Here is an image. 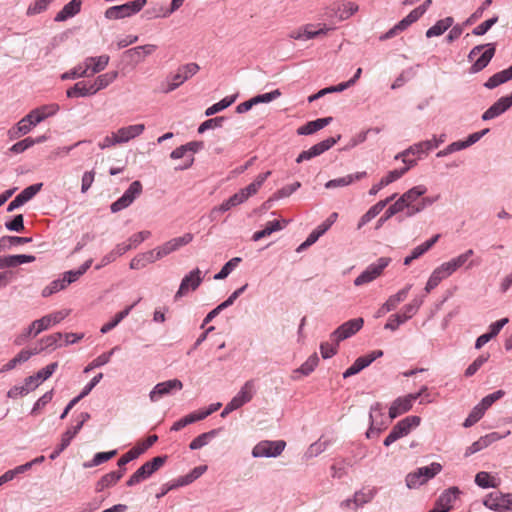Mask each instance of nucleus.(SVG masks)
<instances>
[{
	"label": "nucleus",
	"mask_w": 512,
	"mask_h": 512,
	"mask_svg": "<svg viewBox=\"0 0 512 512\" xmlns=\"http://www.w3.org/2000/svg\"><path fill=\"white\" fill-rule=\"evenodd\" d=\"M124 475V470L112 471L105 474L96 484V491L100 492L104 489L115 485Z\"/></svg>",
	"instance_id": "2f4dec72"
},
{
	"label": "nucleus",
	"mask_w": 512,
	"mask_h": 512,
	"mask_svg": "<svg viewBox=\"0 0 512 512\" xmlns=\"http://www.w3.org/2000/svg\"><path fill=\"white\" fill-rule=\"evenodd\" d=\"M203 146L202 142H189L186 145H182L176 149H174L171 153V158L173 159H180L183 157L188 156L187 152L194 153L201 149Z\"/></svg>",
	"instance_id": "58836bf2"
},
{
	"label": "nucleus",
	"mask_w": 512,
	"mask_h": 512,
	"mask_svg": "<svg viewBox=\"0 0 512 512\" xmlns=\"http://www.w3.org/2000/svg\"><path fill=\"white\" fill-rule=\"evenodd\" d=\"M63 338L62 333H54L51 335H48L40 340V348H37L38 353L42 351L43 349L50 348V347H56L58 346V342Z\"/></svg>",
	"instance_id": "de8ad7c7"
},
{
	"label": "nucleus",
	"mask_w": 512,
	"mask_h": 512,
	"mask_svg": "<svg viewBox=\"0 0 512 512\" xmlns=\"http://www.w3.org/2000/svg\"><path fill=\"white\" fill-rule=\"evenodd\" d=\"M426 192V188L423 186H416L404 193L397 201L401 203L403 208H409L411 211L409 215L421 211L424 208V203L415 207L413 202L416 201L420 196Z\"/></svg>",
	"instance_id": "ddd939ff"
},
{
	"label": "nucleus",
	"mask_w": 512,
	"mask_h": 512,
	"mask_svg": "<svg viewBox=\"0 0 512 512\" xmlns=\"http://www.w3.org/2000/svg\"><path fill=\"white\" fill-rule=\"evenodd\" d=\"M383 355L382 350H374L371 353L361 356L343 373L344 378L359 373L361 370L369 366L374 360Z\"/></svg>",
	"instance_id": "a211bd4d"
},
{
	"label": "nucleus",
	"mask_w": 512,
	"mask_h": 512,
	"mask_svg": "<svg viewBox=\"0 0 512 512\" xmlns=\"http://www.w3.org/2000/svg\"><path fill=\"white\" fill-rule=\"evenodd\" d=\"M390 261V258L387 257L379 258L376 263L369 265L366 270H364L354 280V284L356 286H361L372 282L382 274L383 270L389 265Z\"/></svg>",
	"instance_id": "1a4fd4ad"
},
{
	"label": "nucleus",
	"mask_w": 512,
	"mask_h": 512,
	"mask_svg": "<svg viewBox=\"0 0 512 512\" xmlns=\"http://www.w3.org/2000/svg\"><path fill=\"white\" fill-rule=\"evenodd\" d=\"M202 282L201 271L199 268L192 270L186 275L180 284L178 291L175 294V299L182 297L188 293V291L196 290Z\"/></svg>",
	"instance_id": "f3484780"
},
{
	"label": "nucleus",
	"mask_w": 512,
	"mask_h": 512,
	"mask_svg": "<svg viewBox=\"0 0 512 512\" xmlns=\"http://www.w3.org/2000/svg\"><path fill=\"white\" fill-rule=\"evenodd\" d=\"M421 422L418 416H408L399 421L391 430L389 435L384 440L385 446H390L398 439L408 435L413 428L419 426Z\"/></svg>",
	"instance_id": "423d86ee"
},
{
	"label": "nucleus",
	"mask_w": 512,
	"mask_h": 512,
	"mask_svg": "<svg viewBox=\"0 0 512 512\" xmlns=\"http://www.w3.org/2000/svg\"><path fill=\"white\" fill-rule=\"evenodd\" d=\"M90 74L88 73V69H85L83 65H78L74 69L69 72L64 73L61 78L63 80L67 79H75L80 77H88Z\"/></svg>",
	"instance_id": "69168bd1"
},
{
	"label": "nucleus",
	"mask_w": 512,
	"mask_h": 512,
	"mask_svg": "<svg viewBox=\"0 0 512 512\" xmlns=\"http://www.w3.org/2000/svg\"><path fill=\"white\" fill-rule=\"evenodd\" d=\"M460 491L457 487H451L445 490L436 501V505L445 511L449 512L453 509L454 502L456 501Z\"/></svg>",
	"instance_id": "bb28decb"
},
{
	"label": "nucleus",
	"mask_w": 512,
	"mask_h": 512,
	"mask_svg": "<svg viewBox=\"0 0 512 512\" xmlns=\"http://www.w3.org/2000/svg\"><path fill=\"white\" fill-rule=\"evenodd\" d=\"M419 469L422 472L423 477H425V481L427 482L442 470V466L440 463L433 462L431 465L420 467Z\"/></svg>",
	"instance_id": "0e129e2a"
},
{
	"label": "nucleus",
	"mask_w": 512,
	"mask_h": 512,
	"mask_svg": "<svg viewBox=\"0 0 512 512\" xmlns=\"http://www.w3.org/2000/svg\"><path fill=\"white\" fill-rule=\"evenodd\" d=\"M488 131H489V129H484L482 131L475 132V133L471 134L464 141H457V142L450 144L445 150L438 152L437 157H444V156L448 155L450 152L458 151V150L469 147L470 145H472V144L476 143L478 140H480Z\"/></svg>",
	"instance_id": "aec40b11"
},
{
	"label": "nucleus",
	"mask_w": 512,
	"mask_h": 512,
	"mask_svg": "<svg viewBox=\"0 0 512 512\" xmlns=\"http://www.w3.org/2000/svg\"><path fill=\"white\" fill-rule=\"evenodd\" d=\"M403 210L404 208L401 206V203L396 201L385 211L384 215L379 218L376 224V229H379L384 224L385 221H387L389 218Z\"/></svg>",
	"instance_id": "603ef678"
},
{
	"label": "nucleus",
	"mask_w": 512,
	"mask_h": 512,
	"mask_svg": "<svg viewBox=\"0 0 512 512\" xmlns=\"http://www.w3.org/2000/svg\"><path fill=\"white\" fill-rule=\"evenodd\" d=\"M365 176H366L365 172L356 173L355 175L350 174V175H347L344 177H340V178L328 181L325 184V187L327 189H331V188L347 186V185L353 183L355 180H359Z\"/></svg>",
	"instance_id": "f704fd0d"
},
{
	"label": "nucleus",
	"mask_w": 512,
	"mask_h": 512,
	"mask_svg": "<svg viewBox=\"0 0 512 512\" xmlns=\"http://www.w3.org/2000/svg\"><path fill=\"white\" fill-rule=\"evenodd\" d=\"M270 175V171H267L265 173L259 174L256 179L249 184L247 187L243 188L242 191L244 192L247 199L253 195H255L264 181L267 179V177Z\"/></svg>",
	"instance_id": "ea45409f"
},
{
	"label": "nucleus",
	"mask_w": 512,
	"mask_h": 512,
	"mask_svg": "<svg viewBox=\"0 0 512 512\" xmlns=\"http://www.w3.org/2000/svg\"><path fill=\"white\" fill-rule=\"evenodd\" d=\"M503 502L504 500L502 497L493 493L489 494L483 501L484 505L492 510H500L506 507Z\"/></svg>",
	"instance_id": "5fc2aeb1"
},
{
	"label": "nucleus",
	"mask_w": 512,
	"mask_h": 512,
	"mask_svg": "<svg viewBox=\"0 0 512 512\" xmlns=\"http://www.w3.org/2000/svg\"><path fill=\"white\" fill-rule=\"evenodd\" d=\"M33 255H9L0 256V269L15 267L24 263H31L35 261Z\"/></svg>",
	"instance_id": "c85d7f7f"
},
{
	"label": "nucleus",
	"mask_w": 512,
	"mask_h": 512,
	"mask_svg": "<svg viewBox=\"0 0 512 512\" xmlns=\"http://www.w3.org/2000/svg\"><path fill=\"white\" fill-rule=\"evenodd\" d=\"M419 15L417 12L414 11V9L405 17L403 18L398 24H396V29H398L400 32L406 30L411 24L416 22L419 19Z\"/></svg>",
	"instance_id": "774afa93"
},
{
	"label": "nucleus",
	"mask_w": 512,
	"mask_h": 512,
	"mask_svg": "<svg viewBox=\"0 0 512 512\" xmlns=\"http://www.w3.org/2000/svg\"><path fill=\"white\" fill-rule=\"evenodd\" d=\"M142 192V184L140 181H134L130 184L129 188L124 192V194L111 205L112 212L121 211L124 208H127L129 205L133 203V201L141 194Z\"/></svg>",
	"instance_id": "f8f14e48"
},
{
	"label": "nucleus",
	"mask_w": 512,
	"mask_h": 512,
	"mask_svg": "<svg viewBox=\"0 0 512 512\" xmlns=\"http://www.w3.org/2000/svg\"><path fill=\"white\" fill-rule=\"evenodd\" d=\"M485 410L480 407V405H476L473 410L470 412L468 417L464 421L465 427H471L476 422H478L484 415Z\"/></svg>",
	"instance_id": "bf43d9fd"
},
{
	"label": "nucleus",
	"mask_w": 512,
	"mask_h": 512,
	"mask_svg": "<svg viewBox=\"0 0 512 512\" xmlns=\"http://www.w3.org/2000/svg\"><path fill=\"white\" fill-rule=\"evenodd\" d=\"M336 141H337L336 138L329 137V138L315 144L308 150L302 151L296 160H309L313 157L319 156L321 153H323L324 151H326L330 147H332L336 143Z\"/></svg>",
	"instance_id": "412c9836"
},
{
	"label": "nucleus",
	"mask_w": 512,
	"mask_h": 512,
	"mask_svg": "<svg viewBox=\"0 0 512 512\" xmlns=\"http://www.w3.org/2000/svg\"><path fill=\"white\" fill-rule=\"evenodd\" d=\"M145 130L144 124H134L121 127L115 132H111L99 142L101 149L109 148L118 144L126 143L137 136L141 135Z\"/></svg>",
	"instance_id": "7ed1b4c3"
},
{
	"label": "nucleus",
	"mask_w": 512,
	"mask_h": 512,
	"mask_svg": "<svg viewBox=\"0 0 512 512\" xmlns=\"http://www.w3.org/2000/svg\"><path fill=\"white\" fill-rule=\"evenodd\" d=\"M145 451V448H139L134 447L130 449L127 453L122 455L120 459L118 460V466L122 467L126 465L128 462L138 458L143 452Z\"/></svg>",
	"instance_id": "6e6d98bb"
},
{
	"label": "nucleus",
	"mask_w": 512,
	"mask_h": 512,
	"mask_svg": "<svg viewBox=\"0 0 512 512\" xmlns=\"http://www.w3.org/2000/svg\"><path fill=\"white\" fill-rule=\"evenodd\" d=\"M116 453H117L116 450L96 453L92 459V462L90 464H84V466L92 467V466L100 465V464L112 459L116 455Z\"/></svg>",
	"instance_id": "13d9d810"
},
{
	"label": "nucleus",
	"mask_w": 512,
	"mask_h": 512,
	"mask_svg": "<svg viewBox=\"0 0 512 512\" xmlns=\"http://www.w3.org/2000/svg\"><path fill=\"white\" fill-rule=\"evenodd\" d=\"M505 392L503 390H498L492 394L485 396L481 402L479 403L480 407L485 411L492 406L497 400L501 399L504 396Z\"/></svg>",
	"instance_id": "e2e57ef3"
},
{
	"label": "nucleus",
	"mask_w": 512,
	"mask_h": 512,
	"mask_svg": "<svg viewBox=\"0 0 512 512\" xmlns=\"http://www.w3.org/2000/svg\"><path fill=\"white\" fill-rule=\"evenodd\" d=\"M58 367V363L54 362L47 365L45 368L38 371L35 375L25 378V383L30 389L36 388L41 382L48 379Z\"/></svg>",
	"instance_id": "5701e85b"
},
{
	"label": "nucleus",
	"mask_w": 512,
	"mask_h": 512,
	"mask_svg": "<svg viewBox=\"0 0 512 512\" xmlns=\"http://www.w3.org/2000/svg\"><path fill=\"white\" fill-rule=\"evenodd\" d=\"M446 279V277H442L441 271L438 269V267L432 272L430 275L426 286L425 291L426 293H429L431 290L436 288L442 280Z\"/></svg>",
	"instance_id": "052dcab7"
},
{
	"label": "nucleus",
	"mask_w": 512,
	"mask_h": 512,
	"mask_svg": "<svg viewBox=\"0 0 512 512\" xmlns=\"http://www.w3.org/2000/svg\"><path fill=\"white\" fill-rule=\"evenodd\" d=\"M410 288L411 285H407L405 288L398 291L395 295L390 296L382 308L385 311H391L395 309L400 302H403L407 298Z\"/></svg>",
	"instance_id": "e433bc0d"
},
{
	"label": "nucleus",
	"mask_w": 512,
	"mask_h": 512,
	"mask_svg": "<svg viewBox=\"0 0 512 512\" xmlns=\"http://www.w3.org/2000/svg\"><path fill=\"white\" fill-rule=\"evenodd\" d=\"M53 1L54 0H35L33 3H31L28 6L26 14L28 16H34V15L40 14V13L44 12L45 10H47L49 5Z\"/></svg>",
	"instance_id": "37998d69"
},
{
	"label": "nucleus",
	"mask_w": 512,
	"mask_h": 512,
	"mask_svg": "<svg viewBox=\"0 0 512 512\" xmlns=\"http://www.w3.org/2000/svg\"><path fill=\"white\" fill-rule=\"evenodd\" d=\"M417 400V395L408 394L403 397H398L395 399L390 408H389V417L394 419L406 412H408L412 406L414 401Z\"/></svg>",
	"instance_id": "6ab92c4d"
},
{
	"label": "nucleus",
	"mask_w": 512,
	"mask_h": 512,
	"mask_svg": "<svg viewBox=\"0 0 512 512\" xmlns=\"http://www.w3.org/2000/svg\"><path fill=\"white\" fill-rule=\"evenodd\" d=\"M192 240L193 235L191 233H186L183 236L173 238L152 250L140 254L148 265L164 258L174 251H177L182 246L189 244Z\"/></svg>",
	"instance_id": "f03ea898"
},
{
	"label": "nucleus",
	"mask_w": 512,
	"mask_h": 512,
	"mask_svg": "<svg viewBox=\"0 0 512 512\" xmlns=\"http://www.w3.org/2000/svg\"><path fill=\"white\" fill-rule=\"evenodd\" d=\"M475 483L482 488L496 487L497 483L488 472H478L475 476Z\"/></svg>",
	"instance_id": "a18cd8bd"
},
{
	"label": "nucleus",
	"mask_w": 512,
	"mask_h": 512,
	"mask_svg": "<svg viewBox=\"0 0 512 512\" xmlns=\"http://www.w3.org/2000/svg\"><path fill=\"white\" fill-rule=\"evenodd\" d=\"M146 3V0H134L123 5L110 7L105 11V17L107 19H122L130 17L139 12Z\"/></svg>",
	"instance_id": "0eeeda50"
},
{
	"label": "nucleus",
	"mask_w": 512,
	"mask_h": 512,
	"mask_svg": "<svg viewBox=\"0 0 512 512\" xmlns=\"http://www.w3.org/2000/svg\"><path fill=\"white\" fill-rule=\"evenodd\" d=\"M358 11V5L351 1L341 2L337 4L335 10L336 15L341 20H346Z\"/></svg>",
	"instance_id": "4c0bfd02"
},
{
	"label": "nucleus",
	"mask_w": 512,
	"mask_h": 512,
	"mask_svg": "<svg viewBox=\"0 0 512 512\" xmlns=\"http://www.w3.org/2000/svg\"><path fill=\"white\" fill-rule=\"evenodd\" d=\"M363 318L351 319L340 325L331 335L330 339L336 344L356 334L363 326Z\"/></svg>",
	"instance_id": "9b49d317"
},
{
	"label": "nucleus",
	"mask_w": 512,
	"mask_h": 512,
	"mask_svg": "<svg viewBox=\"0 0 512 512\" xmlns=\"http://www.w3.org/2000/svg\"><path fill=\"white\" fill-rule=\"evenodd\" d=\"M286 442L283 440H263L256 444L252 450L254 457H277L285 449Z\"/></svg>",
	"instance_id": "9d476101"
},
{
	"label": "nucleus",
	"mask_w": 512,
	"mask_h": 512,
	"mask_svg": "<svg viewBox=\"0 0 512 512\" xmlns=\"http://www.w3.org/2000/svg\"><path fill=\"white\" fill-rule=\"evenodd\" d=\"M454 20L452 17H446L437 21L432 27L426 31V37L431 38L434 36L442 35L448 28L453 24Z\"/></svg>",
	"instance_id": "c9c22d12"
},
{
	"label": "nucleus",
	"mask_w": 512,
	"mask_h": 512,
	"mask_svg": "<svg viewBox=\"0 0 512 512\" xmlns=\"http://www.w3.org/2000/svg\"><path fill=\"white\" fill-rule=\"evenodd\" d=\"M216 430H211L206 433H202L193 439L189 445L190 449L197 450L207 445L208 442L216 435Z\"/></svg>",
	"instance_id": "79ce46f5"
},
{
	"label": "nucleus",
	"mask_w": 512,
	"mask_h": 512,
	"mask_svg": "<svg viewBox=\"0 0 512 512\" xmlns=\"http://www.w3.org/2000/svg\"><path fill=\"white\" fill-rule=\"evenodd\" d=\"M183 383L178 379H171L158 383L149 394L152 402L158 401L161 397L170 394L174 390H181Z\"/></svg>",
	"instance_id": "dca6fc26"
},
{
	"label": "nucleus",
	"mask_w": 512,
	"mask_h": 512,
	"mask_svg": "<svg viewBox=\"0 0 512 512\" xmlns=\"http://www.w3.org/2000/svg\"><path fill=\"white\" fill-rule=\"evenodd\" d=\"M410 169L409 166H405L401 169H395L387 173L384 177L381 178V184L382 185H389L393 183L394 181L401 178L408 170Z\"/></svg>",
	"instance_id": "3c124183"
},
{
	"label": "nucleus",
	"mask_w": 512,
	"mask_h": 512,
	"mask_svg": "<svg viewBox=\"0 0 512 512\" xmlns=\"http://www.w3.org/2000/svg\"><path fill=\"white\" fill-rule=\"evenodd\" d=\"M512 79V65L505 70H502L491 76L484 84L488 89H493Z\"/></svg>",
	"instance_id": "473e14b6"
},
{
	"label": "nucleus",
	"mask_w": 512,
	"mask_h": 512,
	"mask_svg": "<svg viewBox=\"0 0 512 512\" xmlns=\"http://www.w3.org/2000/svg\"><path fill=\"white\" fill-rule=\"evenodd\" d=\"M157 49V45L155 44H146L142 46H137L131 49H128L125 52V55L136 63H140L144 61L147 56L152 55Z\"/></svg>",
	"instance_id": "b1692460"
},
{
	"label": "nucleus",
	"mask_w": 512,
	"mask_h": 512,
	"mask_svg": "<svg viewBox=\"0 0 512 512\" xmlns=\"http://www.w3.org/2000/svg\"><path fill=\"white\" fill-rule=\"evenodd\" d=\"M96 94L91 82L80 81L66 91L69 98L88 97Z\"/></svg>",
	"instance_id": "cd10ccee"
},
{
	"label": "nucleus",
	"mask_w": 512,
	"mask_h": 512,
	"mask_svg": "<svg viewBox=\"0 0 512 512\" xmlns=\"http://www.w3.org/2000/svg\"><path fill=\"white\" fill-rule=\"evenodd\" d=\"M65 288L66 285L64 284L63 279L54 280L42 290V296L49 297L52 294L61 291Z\"/></svg>",
	"instance_id": "680f3d73"
},
{
	"label": "nucleus",
	"mask_w": 512,
	"mask_h": 512,
	"mask_svg": "<svg viewBox=\"0 0 512 512\" xmlns=\"http://www.w3.org/2000/svg\"><path fill=\"white\" fill-rule=\"evenodd\" d=\"M487 47V50H485L481 56L474 62V64L471 67L472 73H477L481 70H483L491 61L495 54V44L489 43L487 45H478L475 46L469 53L468 58L469 60H473L477 55L480 54V52Z\"/></svg>",
	"instance_id": "6e6552de"
},
{
	"label": "nucleus",
	"mask_w": 512,
	"mask_h": 512,
	"mask_svg": "<svg viewBox=\"0 0 512 512\" xmlns=\"http://www.w3.org/2000/svg\"><path fill=\"white\" fill-rule=\"evenodd\" d=\"M82 428V424H77L76 426L69 428L63 435L60 443V450H64L67 448L71 442V440L77 435V433Z\"/></svg>",
	"instance_id": "4d7b16f0"
},
{
	"label": "nucleus",
	"mask_w": 512,
	"mask_h": 512,
	"mask_svg": "<svg viewBox=\"0 0 512 512\" xmlns=\"http://www.w3.org/2000/svg\"><path fill=\"white\" fill-rule=\"evenodd\" d=\"M83 0H71L55 16V22H64L76 16L82 7Z\"/></svg>",
	"instance_id": "393cba45"
},
{
	"label": "nucleus",
	"mask_w": 512,
	"mask_h": 512,
	"mask_svg": "<svg viewBox=\"0 0 512 512\" xmlns=\"http://www.w3.org/2000/svg\"><path fill=\"white\" fill-rule=\"evenodd\" d=\"M30 469V464H23L17 466L15 469L6 471L0 476V486L8 481H11L17 474H21Z\"/></svg>",
	"instance_id": "864d4df0"
},
{
	"label": "nucleus",
	"mask_w": 512,
	"mask_h": 512,
	"mask_svg": "<svg viewBox=\"0 0 512 512\" xmlns=\"http://www.w3.org/2000/svg\"><path fill=\"white\" fill-rule=\"evenodd\" d=\"M424 483H426L425 477H423L419 468L406 476V484L410 489L419 487Z\"/></svg>",
	"instance_id": "09e8293b"
},
{
	"label": "nucleus",
	"mask_w": 512,
	"mask_h": 512,
	"mask_svg": "<svg viewBox=\"0 0 512 512\" xmlns=\"http://www.w3.org/2000/svg\"><path fill=\"white\" fill-rule=\"evenodd\" d=\"M110 57L108 55H101L99 57H88L84 60L83 66L88 69L90 76L103 71L108 63Z\"/></svg>",
	"instance_id": "a878e982"
},
{
	"label": "nucleus",
	"mask_w": 512,
	"mask_h": 512,
	"mask_svg": "<svg viewBox=\"0 0 512 512\" xmlns=\"http://www.w3.org/2000/svg\"><path fill=\"white\" fill-rule=\"evenodd\" d=\"M136 305V303L132 304L131 306H128L123 311L118 312L114 319L106 324H104L101 327V333L105 334L115 328L131 311V309Z\"/></svg>",
	"instance_id": "a19ab883"
},
{
	"label": "nucleus",
	"mask_w": 512,
	"mask_h": 512,
	"mask_svg": "<svg viewBox=\"0 0 512 512\" xmlns=\"http://www.w3.org/2000/svg\"><path fill=\"white\" fill-rule=\"evenodd\" d=\"M440 235H435L431 239L422 243L421 245L415 247L411 254L404 259V265H409L413 260L422 256L425 252H427L439 239Z\"/></svg>",
	"instance_id": "7c9ffc66"
},
{
	"label": "nucleus",
	"mask_w": 512,
	"mask_h": 512,
	"mask_svg": "<svg viewBox=\"0 0 512 512\" xmlns=\"http://www.w3.org/2000/svg\"><path fill=\"white\" fill-rule=\"evenodd\" d=\"M240 262H241V258H239V257L232 258L214 276V279L215 280L225 279Z\"/></svg>",
	"instance_id": "8fccbe9b"
},
{
	"label": "nucleus",
	"mask_w": 512,
	"mask_h": 512,
	"mask_svg": "<svg viewBox=\"0 0 512 512\" xmlns=\"http://www.w3.org/2000/svg\"><path fill=\"white\" fill-rule=\"evenodd\" d=\"M438 142L436 140H428L424 142H420L415 144L408 149L404 150L402 153L398 154L395 157V160H398L399 157H409L413 156L418 159H422L428 156V151L434 150L438 147Z\"/></svg>",
	"instance_id": "4468645a"
},
{
	"label": "nucleus",
	"mask_w": 512,
	"mask_h": 512,
	"mask_svg": "<svg viewBox=\"0 0 512 512\" xmlns=\"http://www.w3.org/2000/svg\"><path fill=\"white\" fill-rule=\"evenodd\" d=\"M42 183L33 184L25 188L20 194L17 195L18 202L25 204L31 200L42 188Z\"/></svg>",
	"instance_id": "c03bdc74"
},
{
	"label": "nucleus",
	"mask_w": 512,
	"mask_h": 512,
	"mask_svg": "<svg viewBox=\"0 0 512 512\" xmlns=\"http://www.w3.org/2000/svg\"><path fill=\"white\" fill-rule=\"evenodd\" d=\"M58 110L59 105L55 103L33 109L9 130L10 138L16 139L29 133L37 124L55 115Z\"/></svg>",
	"instance_id": "f257e3e1"
},
{
	"label": "nucleus",
	"mask_w": 512,
	"mask_h": 512,
	"mask_svg": "<svg viewBox=\"0 0 512 512\" xmlns=\"http://www.w3.org/2000/svg\"><path fill=\"white\" fill-rule=\"evenodd\" d=\"M166 458V456H157L154 457L151 461L144 463L130 476L126 483L127 486H134L150 477L154 472H156L164 465Z\"/></svg>",
	"instance_id": "39448f33"
},
{
	"label": "nucleus",
	"mask_w": 512,
	"mask_h": 512,
	"mask_svg": "<svg viewBox=\"0 0 512 512\" xmlns=\"http://www.w3.org/2000/svg\"><path fill=\"white\" fill-rule=\"evenodd\" d=\"M489 358V355H480L478 358H476L469 366L468 368L466 369L465 371V376L467 377H470L472 375H474L478 369L485 363L487 362Z\"/></svg>",
	"instance_id": "338daca9"
},
{
	"label": "nucleus",
	"mask_w": 512,
	"mask_h": 512,
	"mask_svg": "<svg viewBox=\"0 0 512 512\" xmlns=\"http://www.w3.org/2000/svg\"><path fill=\"white\" fill-rule=\"evenodd\" d=\"M332 121V117L320 118L314 121L307 122L305 125L297 129L299 135H310L318 130L324 128Z\"/></svg>",
	"instance_id": "c756f323"
},
{
	"label": "nucleus",
	"mask_w": 512,
	"mask_h": 512,
	"mask_svg": "<svg viewBox=\"0 0 512 512\" xmlns=\"http://www.w3.org/2000/svg\"><path fill=\"white\" fill-rule=\"evenodd\" d=\"M318 27H319L318 29H313L314 25L307 24V25L303 26L302 28H300L299 30L293 31L290 34V37L295 40H308V39H313V38H317L320 36H325V35H327V33L330 30H332V28H329L326 25L319 24Z\"/></svg>",
	"instance_id": "2eb2a0df"
},
{
	"label": "nucleus",
	"mask_w": 512,
	"mask_h": 512,
	"mask_svg": "<svg viewBox=\"0 0 512 512\" xmlns=\"http://www.w3.org/2000/svg\"><path fill=\"white\" fill-rule=\"evenodd\" d=\"M234 101H235L234 97H225L221 101H219V102L213 104L212 106H210L209 108H207L205 111V115L206 116L214 115V114L226 109L227 107H229Z\"/></svg>",
	"instance_id": "49530a36"
},
{
	"label": "nucleus",
	"mask_w": 512,
	"mask_h": 512,
	"mask_svg": "<svg viewBox=\"0 0 512 512\" xmlns=\"http://www.w3.org/2000/svg\"><path fill=\"white\" fill-rule=\"evenodd\" d=\"M118 77L117 71H110L104 74L99 75L93 82H91V85L93 86V90L95 93L98 91L105 89L108 87L111 83H113Z\"/></svg>",
	"instance_id": "72a5a7b5"
},
{
	"label": "nucleus",
	"mask_w": 512,
	"mask_h": 512,
	"mask_svg": "<svg viewBox=\"0 0 512 512\" xmlns=\"http://www.w3.org/2000/svg\"><path fill=\"white\" fill-rule=\"evenodd\" d=\"M200 67L196 63H188L185 65L180 66L176 73L171 75L167 79V83L165 87L163 88L164 93H170L177 89L180 85H182L186 80L194 76L198 71Z\"/></svg>",
	"instance_id": "20e7f679"
},
{
	"label": "nucleus",
	"mask_w": 512,
	"mask_h": 512,
	"mask_svg": "<svg viewBox=\"0 0 512 512\" xmlns=\"http://www.w3.org/2000/svg\"><path fill=\"white\" fill-rule=\"evenodd\" d=\"M255 394L254 380H248L241 387L240 391L232 398V402L238 407L250 402Z\"/></svg>",
	"instance_id": "4be33fe9"
}]
</instances>
